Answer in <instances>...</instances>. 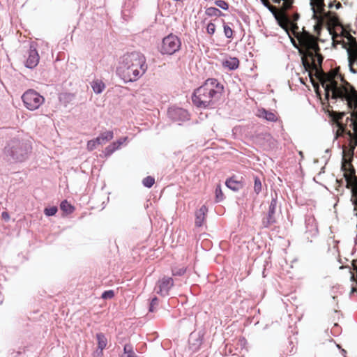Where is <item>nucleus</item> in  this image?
<instances>
[{"instance_id": "6ab92c4d", "label": "nucleus", "mask_w": 357, "mask_h": 357, "mask_svg": "<svg viewBox=\"0 0 357 357\" xmlns=\"http://www.w3.org/2000/svg\"><path fill=\"white\" fill-rule=\"evenodd\" d=\"M208 212V208L206 205H202L199 209L195 211V225L197 227H200L203 225L206 215Z\"/></svg>"}, {"instance_id": "e2e57ef3", "label": "nucleus", "mask_w": 357, "mask_h": 357, "mask_svg": "<svg viewBox=\"0 0 357 357\" xmlns=\"http://www.w3.org/2000/svg\"><path fill=\"white\" fill-rule=\"evenodd\" d=\"M311 6L313 8L312 1H311Z\"/></svg>"}, {"instance_id": "bf43d9fd", "label": "nucleus", "mask_w": 357, "mask_h": 357, "mask_svg": "<svg viewBox=\"0 0 357 357\" xmlns=\"http://www.w3.org/2000/svg\"><path fill=\"white\" fill-rule=\"evenodd\" d=\"M356 251V248H354V249L353 250V252H352V253H351V254L353 255Z\"/></svg>"}, {"instance_id": "4468645a", "label": "nucleus", "mask_w": 357, "mask_h": 357, "mask_svg": "<svg viewBox=\"0 0 357 357\" xmlns=\"http://www.w3.org/2000/svg\"><path fill=\"white\" fill-rule=\"evenodd\" d=\"M305 234L309 237H314L318 234V226L313 215H306L305 218Z\"/></svg>"}, {"instance_id": "052dcab7", "label": "nucleus", "mask_w": 357, "mask_h": 357, "mask_svg": "<svg viewBox=\"0 0 357 357\" xmlns=\"http://www.w3.org/2000/svg\"><path fill=\"white\" fill-rule=\"evenodd\" d=\"M337 146H338V147H339V148H340V147H341V145H340V142H337Z\"/></svg>"}, {"instance_id": "412c9836", "label": "nucleus", "mask_w": 357, "mask_h": 357, "mask_svg": "<svg viewBox=\"0 0 357 357\" xmlns=\"http://www.w3.org/2000/svg\"><path fill=\"white\" fill-rule=\"evenodd\" d=\"M114 137V132L112 130H107L101 132L97 137L96 141L99 145L105 144Z\"/></svg>"}, {"instance_id": "f3484780", "label": "nucleus", "mask_w": 357, "mask_h": 357, "mask_svg": "<svg viewBox=\"0 0 357 357\" xmlns=\"http://www.w3.org/2000/svg\"><path fill=\"white\" fill-rule=\"evenodd\" d=\"M225 185L233 192H237L244 187V182L242 178L239 180L237 176L233 175L226 179Z\"/></svg>"}, {"instance_id": "c756f323", "label": "nucleus", "mask_w": 357, "mask_h": 357, "mask_svg": "<svg viewBox=\"0 0 357 357\" xmlns=\"http://www.w3.org/2000/svg\"><path fill=\"white\" fill-rule=\"evenodd\" d=\"M137 5V0H125L123 5L122 13H125L127 11H130Z\"/></svg>"}, {"instance_id": "a19ab883", "label": "nucleus", "mask_w": 357, "mask_h": 357, "mask_svg": "<svg viewBox=\"0 0 357 357\" xmlns=\"http://www.w3.org/2000/svg\"><path fill=\"white\" fill-rule=\"evenodd\" d=\"M277 204H278V194L275 192L274 196L273 195H271V201L269 207L276 208Z\"/></svg>"}, {"instance_id": "4d7b16f0", "label": "nucleus", "mask_w": 357, "mask_h": 357, "mask_svg": "<svg viewBox=\"0 0 357 357\" xmlns=\"http://www.w3.org/2000/svg\"><path fill=\"white\" fill-rule=\"evenodd\" d=\"M351 280L352 282H354V275H351Z\"/></svg>"}, {"instance_id": "bb28decb", "label": "nucleus", "mask_w": 357, "mask_h": 357, "mask_svg": "<svg viewBox=\"0 0 357 357\" xmlns=\"http://www.w3.org/2000/svg\"><path fill=\"white\" fill-rule=\"evenodd\" d=\"M254 179V192L256 195H258L262 190V183L261 180L259 176L257 175L253 176Z\"/></svg>"}, {"instance_id": "aec40b11", "label": "nucleus", "mask_w": 357, "mask_h": 357, "mask_svg": "<svg viewBox=\"0 0 357 357\" xmlns=\"http://www.w3.org/2000/svg\"><path fill=\"white\" fill-rule=\"evenodd\" d=\"M276 208L268 207L267 215L262 219L261 223L264 228H268L276 222L275 218Z\"/></svg>"}, {"instance_id": "72a5a7b5", "label": "nucleus", "mask_w": 357, "mask_h": 357, "mask_svg": "<svg viewBox=\"0 0 357 357\" xmlns=\"http://www.w3.org/2000/svg\"><path fill=\"white\" fill-rule=\"evenodd\" d=\"M57 211H58L57 206H53L46 207L44 209V214L47 217H50V216L54 215Z\"/></svg>"}, {"instance_id": "a878e982", "label": "nucleus", "mask_w": 357, "mask_h": 357, "mask_svg": "<svg viewBox=\"0 0 357 357\" xmlns=\"http://www.w3.org/2000/svg\"><path fill=\"white\" fill-rule=\"evenodd\" d=\"M205 13L209 17H222L225 15L216 7H209L206 9Z\"/></svg>"}, {"instance_id": "3c124183", "label": "nucleus", "mask_w": 357, "mask_h": 357, "mask_svg": "<svg viewBox=\"0 0 357 357\" xmlns=\"http://www.w3.org/2000/svg\"><path fill=\"white\" fill-rule=\"evenodd\" d=\"M349 66V69H350V71L354 73V74H356L357 73V70L356 69H354L352 66Z\"/></svg>"}, {"instance_id": "c03bdc74", "label": "nucleus", "mask_w": 357, "mask_h": 357, "mask_svg": "<svg viewBox=\"0 0 357 357\" xmlns=\"http://www.w3.org/2000/svg\"><path fill=\"white\" fill-rule=\"evenodd\" d=\"M1 217L5 221H8L10 220V215L7 211H3L1 213Z\"/></svg>"}, {"instance_id": "ea45409f", "label": "nucleus", "mask_w": 357, "mask_h": 357, "mask_svg": "<svg viewBox=\"0 0 357 357\" xmlns=\"http://www.w3.org/2000/svg\"><path fill=\"white\" fill-rule=\"evenodd\" d=\"M206 31L209 35H213L215 31V24L213 22H209L206 26Z\"/></svg>"}, {"instance_id": "5701e85b", "label": "nucleus", "mask_w": 357, "mask_h": 357, "mask_svg": "<svg viewBox=\"0 0 357 357\" xmlns=\"http://www.w3.org/2000/svg\"><path fill=\"white\" fill-rule=\"evenodd\" d=\"M91 86L96 94H100L105 89V84L97 79L91 82Z\"/></svg>"}, {"instance_id": "09e8293b", "label": "nucleus", "mask_w": 357, "mask_h": 357, "mask_svg": "<svg viewBox=\"0 0 357 357\" xmlns=\"http://www.w3.org/2000/svg\"><path fill=\"white\" fill-rule=\"evenodd\" d=\"M356 292H357V287H354V286H352L351 287V289L350 295H354Z\"/></svg>"}, {"instance_id": "de8ad7c7", "label": "nucleus", "mask_w": 357, "mask_h": 357, "mask_svg": "<svg viewBox=\"0 0 357 357\" xmlns=\"http://www.w3.org/2000/svg\"><path fill=\"white\" fill-rule=\"evenodd\" d=\"M337 347L340 349L341 354L344 357H346L347 351L345 349H342L339 344H337Z\"/></svg>"}, {"instance_id": "f257e3e1", "label": "nucleus", "mask_w": 357, "mask_h": 357, "mask_svg": "<svg viewBox=\"0 0 357 357\" xmlns=\"http://www.w3.org/2000/svg\"><path fill=\"white\" fill-rule=\"evenodd\" d=\"M282 22L279 25L285 30L295 48L301 54L310 56L312 52L316 50L317 45L314 36L310 32H298L297 21L299 14L289 8L282 15Z\"/></svg>"}, {"instance_id": "ddd939ff", "label": "nucleus", "mask_w": 357, "mask_h": 357, "mask_svg": "<svg viewBox=\"0 0 357 357\" xmlns=\"http://www.w3.org/2000/svg\"><path fill=\"white\" fill-rule=\"evenodd\" d=\"M40 56L36 50V44L31 43L28 50V58L26 59L24 66L29 69H33L38 64Z\"/></svg>"}, {"instance_id": "6e6d98bb", "label": "nucleus", "mask_w": 357, "mask_h": 357, "mask_svg": "<svg viewBox=\"0 0 357 357\" xmlns=\"http://www.w3.org/2000/svg\"><path fill=\"white\" fill-rule=\"evenodd\" d=\"M303 65L304 68L307 70V68L309 67L308 64L305 63L304 61H303Z\"/></svg>"}, {"instance_id": "58836bf2", "label": "nucleus", "mask_w": 357, "mask_h": 357, "mask_svg": "<svg viewBox=\"0 0 357 357\" xmlns=\"http://www.w3.org/2000/svg\"><path fill=\"white\" fill-rule=\"evenodd\" d=\"M98 145H99V144H98V142H96V139L95 138L92 139L88 141V142H87V145H86L87 149L89 151H91L94 150Z\"/></svg>"}, {"instance_id": "680f3d73", "label": "nucleus", "mask_w": 357, "mask_h": 357, "mask_svg": "<svg viewBox=\"0 0 357 357\" xmlns=\"http://www.w3.org/2000/svg\"><path fill=\"white\" fill-rule=\"evenodd\" d=\"M263 277L264 278L266 277V275H265V271H263Z\"/></svg>"}, {"instance_id": "603ef678", "label": "nucleus", "mask_w": 357, "mask_h": 357, "mask_svg": "<svg viewBox=\"0 0 357 357\" xmlns=\"http://www.w3.org/2000/svg\"><path fill=\"white\" fill-rule=\"evenodd\" d=\"M335 7L336 9H340L342 8V4L340 2H337L335 4Z\"/></svg>"}, {"instance_id": "20e7f679", "label": "nucleus", "mask_w": 357, "mask_h": 357, "mask_svg": "<svg viewBox=\"0 0 357 357\" xmlns=\"http://www.w3.org/2000/svg\"><path fill=\"white\" fill-rule=\"evenodd\" d=\"M322 86L326 92V96L337 100L340 99L346 102L347 108L353 112H357V90L349 82L341 79V82L328 78Z\"/></svg>"}, {"instance_id": "e433bc0d", "label": "nucleus", "mask_w": 357, "mask_h": 357, "mask_svg": "<svg viewBox=\"0 0 357 357\" xmlns=\"http://www.w3.org/2000/svg\"><path fill=\"white\" fill-rule=\"evenodd\" d=\"M214 4L224 10H229V3L224 0H215Z\"/></svg>"}, {"instance_id": "7c9ffc66", "label": "nucleus", "mask_w": 357, "mask_h": 357, "mask_svg": "<svg viewBox=\"0 0 357 357\" xmlns=\"http://www.w3.org/2000/svg\"><path fill=\"white\" fill-rule=\"evenodd\" d=\"M155 183V178L151 176H147L142 180V184L144 187L150 188Z\"/></svg>"}, {"instance_id": "13d9d810", "label": "nucleus", "mask_w": 357, "mask_h": 357, "mask_svg": "<svg viewBox=\"0 0 357 357\" xmlns=\"http://www.w3.org/2000/svg\"><path fill=\"white\" fill-rule=\"evenodd\" d=\"M326 153H330V149H327L326 150Z\"/></svg>"}, {"instance_id": "5fc2aeb1", "label": "nucleus", "mask_w": 357, "mask_h": 357, "mask_svg": "<svg viewBox=\"0 0 357 357\" xmlns=\"http://www.w3.org/2000/svg\"><path fill=\"white\" fill-rule=\"evenodd\" d=\"M328 6L329 8H333L335 6V4L333 2H329Z\"/></svg>"}, {"instance_id": "2eb2a0df", "label": "nucleus", "mask_w": 357, "mask_h": 357, "mask_svg": "<svg viewBox=\"0 0 357 357\" xmlns=\"http://www.w3.org/2000/svg\"><path fill=\"white\" fill-rule=\"evenodd\" d=\"M203 340L204 335L200 332L197 333L195 332L191 333L189 338L190 349L192 350L194 353L197 352L203 343Z\"/></svg>"}, {"instance_id": "423d86ee", "label": "nucleus", "mask_w": 357, "mask_h": 357, "mask_svg": "<svg viewBox=\"0 0 357 357\" xmlns=\"http://www.w3.org/2000/svg\"><path fill=\"white\" fill-rule=\"evenodd\" d=\"M351 121L349 126L353 129L354 132H352L350 130L347 128V125L343 123L342 121H339L337 123V129L335 130H333L334 134V139L333 141L337 139L338 137H341L348 141H352L353 139L356 138L355 146L357 145V120L352 121L350 117H347L346 119L347 123Z\"/></svg>"}, {"instance_id": "39448f33", "label": "nucleus", "mask_w": 357, "mask_h": 357, "mask_svg": "<svg viewBox=\"0 0 357 357\" xmlns=\"http://www.w3.org/2000/svg\"><path fill=\"white\" fill-rule=\"evenodd\" d=\"M32 151L31 141L14 137L5 146V153L12 162H23L29 159Z\"/></svg>"}, {"instance_id": "f03ea898", "label": "nucleus", "mask_w": 357, "mask_h": 357, "mask_svg": "<svg viewBox=\"0 0 357 357\" xmlns=\"http://www.w3.org/2000/svg\"><path fill=\"white\" fill-rule=\"evenodd\" d=\"M225 92V86L215 78H208L195 89L192 94V102L199 109H215Z\"/></svg>"}, {"instance_id": "37998d69", "label": "nucleus", "mask_w": 357, "mask_h": 357, "mask_svg": "<svg viewBox=\"0 0 357 357\" xmlns=\"http://www.w3.org/2000/svg\"><path fill=\"white\" fill-rule=\"evenodd\" d=\"M261 3L263 4L264 6H265L266 8H268L269 10H271V6L270 4V2L268 0H260Z\"/></svg>"}, {"instance_id": "1a4fd4ad", "label": "nucleus", "mask_w": 357, "mask_h": 357, "mask_svg": "<svg viewBox=\"0 0 357 357\" xmlns=\"http://www.w3.org/2000/svg\"><path fill=\"white\" fill-rule=\"evenodd\" d=\"M167 116L172 121L177 123L179 126L190 120V114L188 110L178 107H169L167 111Z\"/></svg>"}, {"instance_id": "9d476101", "label": "nucleus", "mask_w": 357, "mask_h": 357, "mask_svg": "<svg viewBox=\"0 0 357 357\" xmlns=\"http://www.w3.org/2000/svg\"><path fill=\"white\" fill-rule=\"evenodd\" d=\"M348 55L349 66L357 63V42L353 36L348 39V43L343 45Z\"/></svg>"}, {"instance_id": "f8f14e48", "label": "nucleus", "mask_w": 357, "mask_h": 357, "mask_svg": "<svg viewBox=\"0 0 357 357\" xmlns=\"http://www.w3.org/2000/svg\"><path fill=\"white\" fill-rule=\"evenodd\" d=\"M173 286V279L170 277L165 276L157 282L155 287L156 293L162 296H168L169 292Z\"/></svg>"}, {"instance_id": "864d4df0", "label": "nucleus", "mask_w": 357, "mask_h": 357, "mask_svg": "<svg viewBox=\"0 0 357 357\" xmlns=\"http://www.w3.org/2000/svg\"><path fill=\"white\" fill-rule=\"evenodd\" d=\"M344 176L345 179H346V181H347V185H346V187H347V188H349L350 187H349V181H348L349 178H348L345 174H344Z\"/></svg>"}, {"instance_id": "4c0bfd02", "label": "nucleus", "mask_w": 357, "mask_h": 357, "mask_svg": "<svg viewBox=\"0 0 357 357\" xmlns=\"http://www.w3.org/2000/svg\"><path fill=\"white\" fill-rule=\"evenodd\" d=\"M158 304V298L157 296H153L149 303V312H153L155 311V306Z\"/></svg>"}, {"instance_id": "79ce46f5", "label": "nucleus", "mask_w": 357, "mask_h": 357, "mask_svg": "<svg viewBox=\"0 0 357 357\" xmlns=\"http://www.w3.org/2000/svg\"><path fill=\"white\" fill-rule=\"evenodd\" d=\"M241 20L247 24H250V17L244 13L240 14Z\"/></svg>"}, {"instance_id": "393cba45", "label": "nucleus", "mask_w": 357, "mask_h": 357, "mask_svg": "<svg viewBox=\"0 0 357 357\" xmlns=\"http://www.w3.org/2000/svg\"><path fill=\"white\" fill-rule=\"evenodd\" d=\"M60 208L67 215L73 213L75 209V206L69 203L66 199H64L61 202Z\"/></svg>"}, {"instance_id": "7ed1b4c3", "label": "nucleus", "mask_w": 357, "mask_h": 357, "mask_svg": "<svg viewBox=\"0 0 357 357\" xmlns=\"http://www.w3.org/2000/svg\"><path fill=\"white\" fill-rule=\"evenodd\" d=\"M147 69L144 55L139 52H132L123 55L116 72L124 83H129L138 80Z\"/></svg>"}, {"instance_id": "4be33fe9", "label": "nucleus", "mask_w": 357, "mask_h": 357, "mask_svg": "<svg viewBox=\"0 0 357 357\" xmlns=\"http://www.w3.org/2000/svg\"><path fill=\"white\" fill-rule=\"evenodd\" d=\"M222 66L229 70H235L239 66V60L236 57H230L222 61Z\"/></svg>"}, {"instance_id": "c85d7f7f", "label": "nucleus", "mask_w": 357, "mask_h": 357, "mask_svg": "<svg viewBox=\"0 0 357 357\" xmlns=\"http://www.w3.org/2000/svg\"><path fill=\"white\" fill-rule=\"evenodd\" d=\"M123 354H126V357H138L134 352L133 345L130 342L124 344Z\"/></svg>"}, {"instance_id": "2f4dec72", "label": "nucleus", "mask_w": 357, "mask_h": 357, "mask_svg": "<svg viewBox=\"0 0 357 357\" xmlns=\"http://www.w3.org/2000/svg\"><path fill=\"white\" fill-rule=\"evenodd\" d=\"M224 33L227 38L230 39L233 38V30L232 29L222 20Z\"/></svg>"}, {"instance_id": "a211bd4d", "label": "nucleus", "mask_w": 357, "mask_h": 357, "mask_svg": "<svg viewBox=\"0 0 357 357\" xmlns=\"http://www.w3.org/2000/svg\"><path fill=\"white\" fill-rule=\"evenodd\" d=\"M257 116L269 122H276L279 120L275 112L264 107L257 109Z\"/></svg>"}, {"instance_id": "cd10ccee", "label": "nucleus", "mask_w": 357, "mask_h": 357, "mask_svg": "<svg viewBox=\"0 0 357 357\" xmlns=\"http://www.w3.org/2000/svg\"><path fill=\"white\" fill-rule=\"evenodd\" d=\"M225 199V195L222 190L220 183H218L215 189V202H221Z\"/></svg>"}, {"instance_id": "b1692460", "label": "nucleus", "mask_w": 357, "mask_h": 357, "mask_svg": "<svg viewBox=\"0 0 357 357\" xmlns=\"http://www.w3.org/2000/svg\"><path fill=\"white\" fill-rule=\"evenodd\" d=\"M96 338L98 343V349L103 351L107 344V339L105 334L102 333H98L96 335Z\"/></svg>"}, {"instance_id": "6e6552de", "label": "nucleus", "mask_w": 357, "mask_h": 357, "mask_svg": "<svg viewBox=\"0 0 357 357\" xmlns=\"http://www.w3.org/2000/svg\"><path fill=\"white\" fill-rule=\"evenodd\" d=\"M22 100L25 107L30 111L38 109L45 101L44 97L33 89L25 91L22 96Z\"/></svg>"}, {"instance_id": "473e14b6", "label": "nucleus", "mask_w": 357, "mask_h": 357, "mask_svg": "<svg viewBox=\"0 0 357 357\" xmlns=\"http://www.w3.org/2000/svg\"><path fill=\"white\" fill-rule=\"evenodd\" d=\"M172 272L174 276H182L186 273V268L184 266L174 267L172 269Z\"/></svg>"}, {"instance_id": "9b49d317", "label": "nucleus", "mask_w": 357, "mask_h": 357, "mask_svg": "<svg viewBox=\"0 0 357 357\" xmlns=\"http://www.w3.org/2000/svg\"><path fill=\"white\" fill-rule=\"evenodd\" d=\"M317 7L320 10L322 18L334 24L338 23L339 17L336 13L332 11H326L325 10L326 4L324 0H316L315 2Z\"/></svg>"}, {"instance_id": "a18cd8bd", "label": "nucleus", "mask_w": 357, "mask_h": 357, "mask_svg": "<svg viewBox=\"0 0 357 357\" xmlns=\"http://www.w3.org/2000/svg\"><path fill=\"white\" fill-rule=\"evenodd\" d=\"M351 193H352V197L351 199V201L352 202L353 199H357V188H352Z\"/></svg>"}, {"instance_id": "f704fd0d", "label": "nucleus", "mask_w": 357, "mask_h": 357, "mask_svg": "<svg viewBox=\"0 0 357 357\" xmlns=\"http://www.w3.org/2000/svg\"><path fill=\"white\" fill-rule=\"evenodd\" d=\"M75 98V94L72 93H64L61 94L60 100L65 102H70Z\"/></svg>"}, {"instance_id": "49530a36", "label": "nucleus", "mask_w": 357, "mask_h": 357, "mask_svg": "<svg viewBox=\"0 0 357 357\" xmlns=\"http://www.w3.org/2000/svg\"><path fill=\"white\" fill-rule=\"evenodd\" d=\"M103 351L97 349V351L94 353L93 357H102Z\"/></svg>"}, {"instance_id": "0eeeda50", "label": "nucleus", "mask_w": 357, "mask_h": 357, "mask_svg": "<svg viewBox=\"0 0 357 357\" xmlns=\"http://www.w3.org/2000/svg\"><path fill=\"white\" fill-rule=\"evenodd\" d=\"M181 46V39L170 33L162 39L159 51L162 54L172 55L180 50Z\"/></svg>"}, {"instance_id": "c9c22d12", "label": "nucleus", "mask_w": 357, "mask_h": 357, "mask_svg": "<svg viewBox=\"0 0 357 357\" xmlns=\"http://www.w3.org/2000/svg\"><path fill=\"white\" fill-rule=\"evenodd\" d=\"M115 296V291L112 289L105 290L102 293L101 298L104 300L112 299Z\"/></svg>"}, {"instance_id": "8fccbe9b", "label": "nucleus", "mask_w": 357, "mask_h": 357, "mask_svg": "<svg viewBox=\"0 0 357 357\" xmlns=\"http://www.w3.org/2000/svg\"><path fill=\"white\" fill-rule=\"evenodd\" d=\"M336 182L338 183V187L339 188H340V187H342L343 185L344 181H343L342 179H341V180L337 179Z\"/></svg>"}, {"instance_id": "dca6fc26", "label": "nucleus", "mask_w": 357, "mask_h": 357, "mask_svg": "<svg viewBox=\"0 0 357 357\" xmlns=\"http://www.w3.org/2000/svg\"><path fill=\"white\" fill-rule=\"evenodd\" d=\"M128 141V137H121L116 141L112 142L109 144L102 151L105 157L107 158L112 155L114 152L119 149L121 146L126 142Z\"/></svg>"}]
</instances>
